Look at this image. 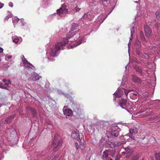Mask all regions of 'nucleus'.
Here are the masks:
<instances>
[{
    "label": "nucleus",
    "instance_id": "obj_1",
    "mask_svg": "<svg viewBox=\"0 0 160 160\" xmlns=\"http://www.w3.org/2000/svg\"><path fill=\"white\" fill-rule=\"evenodd\" d=\"M79 28L78 24L73 23L72 24L70 31L66 35V39L69 41L68 42L69 46H68V49L76 47L83 42H86V39L84 35L78 33L79 31Z\"/></svg>",
    "mask_w": 160,
    "mask_h": 160
},
{
    "label": "nucleus",
    "instance_id": "obj_2",
    "mask_svg": "<svg viewBox=\"0 0 160 160\" xmlns=\"http://www.w3.org/2000/svg\"><path fill=\"white\" fill-rule=\"evenodd\" d=\"M69 42V41L65 38H63L60 42L52 46L47 52L46 57L44 59V61L48 62L54 61V59L53 58L58 55L60 50L64 49L65 46L68 48V46H69L68 42Z\"/></svg>",
    "mask_w": 160,
    "mask_h": 160
},
{
    "label": "nucleus",
    "instance_id": "obj_3",
    "mask_svg": "<svg viewBox=\"0 0 160 160\" xmlns=\"http://www.w3.org/2000/svg\"><path fill=\"white\" fill-rule=\"evenodd\" d=\"M124 92L125 95L126 97L128 93V90L124 88L118 89L116 92L113 94V95H115V97H114L113 100L118 101V103L120 105V106L122 108L128 110L127 103V101L125 99H121V100L118 99L122 97L123 95Z\"/></svg>",
    "mask_w": 160,
    "mask_h": 160
},
{
    "label": "nucleus",
    "instance_id": "obj_4",
    "mask_svg": "<svg viewBox=\"0 0 160 160\" xmlns=\"http://www.w3.org/2000/svg\"><path fill=\"white\" fill-rule=\"evenodd\" d=\"M68 7L66 4L64 3V4L62 5L59 9L57 10V13H55L51 15L50 17L51 18L55 16L59 18L62 17H64L68 13Z\"/></svg>",
    "mask_w": 160,
    "mask_h": 160
},
{
    "label": "nucleus",
    "instance_id": "obj_5",
    "mask_svg": "<svg viewBox=\"0 0 160 160\" xmlns=\"http://www.w3.org/2000/svg\"><path fill=\"white\" fill-rule=\"evenodd\" d=\"M62 144L61 141L58 140L54 138V140L52 144V147H53V150L54 151H57L59 149Z\"/></svg>",
    "mask_w": 160,
    "mask_h": 160
},
{
    "label": "nucleus",
    "instance_id": "obj_6",
    "mask_svg": "<svg viewBox=\"0 0 160 160\" xmlns=\"http://www.w3.org/2000/svg\"><path fill=\"white\" fill-rule=\"evenodd\" d=\"M138 131V129L136 128H133L129 130V132L126 134V136H128L129 138L132 139H134L133 136L136 134Z\"/></svg>",
    "mask_w": 160,
    "mask_h": 160
},
{
    "label": "nucleus",
    "instance_id": "obj_7",
    "mask_svg": "<svg viewBox=\"0 0 160 160\" xmlns=\"http://www.w3.org/2000/svg\"><path fill=\"white\" fill-rule=\"evenodd\" d=\"M120 131V129L118 126H112V127L110 131V134L112 136L117 137L119 135Z\"/></svg>",
    "mask_w": 160,
    "mask_h": 160
},
{
    "label": "nucleus",
    "instance_id": "obj_8",
    "mask_svg": "<svg viewBox=\"0 0 160 160\" xmlns=\"http://www.w3.org/2000/svg\"><path fill=\"white\" fill-rule=\"evenodd\" d=\"M22 62L24 65L25 68H28V70H30V69L33 70H35V67L32 64L28 62L24 58H22Z\"/></svg>",
    "mask_w": 160,
    "mask_h": 160
},
{
    "label": "nucleus",
    "instance_id": "obj_9",
    "mask_svg": "<svg viewBox=\"0 0 160 160\" xmlns=\"http://www.w3.org/2000/svg\"><path fill=\"white\" fill-rule=\"evenodd\" d=\"M71 137L72 138L77 140L78 142L81 141L83 138L82 137L80 138L78 131H73L72 133Z\"/></svg>",
    "mask_w": 160,
    "mask_h": 160
},
{
    "label": "nucleus",
    "instance_id": "obj_10",
    "mask_svg": "<svg viewBox=\"0 0 160 160\" xmlns=\"http://www.w3.org/2000/svg\"><path fill=\"white\" fill-rule=\"evenodd\" d=\"M128 93H129L130 98L132 99H136L138 97V93L135 91L128 90Z\"/></svg>",
    "mask_w": 160,
    "mask_h": 160
},
{
    "label": "nucleus",
    "instance_id": "obj_11",
    "mask_svg": "<svg viewBox=\"0 0 160 160\" xmlns=\"http://www.w3.org/2000/svg\"><path fill=\"white\" fill-rule=\"evenodd\" d=\"M144 32L146 37L148 38L150 37L152 33V30L148 26L146 25L144 27Z\"/></svg>",
    "mask_w": 160,
    "mask_h": 160
},
{
    "label": "nucleus",
    "instance_id": "obj_12",
    "mask_svg": "<svg viewBox=\"0 0 160 160\" xmlns=\"http://www.w3.org/2000/svg\"><path fill=\"white\" fill-rule=\"evenodd\" d=\"M94 17L92 12H90L84 14L82 18L86 19H92Z\"/></svg>",
    "mask_w": 160,
    "mask_h": 160
},
{
    "label": "nucleus",
    "instance_id": "obj_13",
    "mask_svg": "<svg viewBox=\"0 0 160 160\" xmlns=\"http://www.w3.org/2000/svg\"><path fill=\"white\" fill-rule=\"evenodd\" d=\"M66 106L63 108V112L64 115L67 116H71L72 115V111L69 109H65Z\"/></svg>",
    "mask_w": 160,
    "mask_h": 160
},
{
    "label": "nucleus",
    "instance_id": "obj_14",
    "mask_svg": "<svg viewBox=\"0 0 160 160\" xmlns=\"http://www.w3.org/2000/svg\"><path fill=\"white\" fill-rule=\"evenodd\" d=\"M20 23H21V28L23 29L27 30L29 28L28 24L25 22L23 19H20Z\"/></svg>",
    "mask_w": 160,
    "mask_h": 160
},
{
    "label": "nucleus",
    "instance_id": "obj_15",
    "mask_svg": "<svg viewBox=\"0 0 160 160\" xmlns=\"http://www.w3.org/2000/svg\"><path fill=\"white\" fill-rule=\"evenodd\" d=\"M107 16L104 13H102L100 14L97 19V21L99 22V23H101L104 21Z\"/></svg>",
    "mask_w": 160,
    "mask_h": 160
},
{
    "label": "nucleus",
    "instance_id": "obj_16",
    "mask_svg": "<svg viewBox=\"0 0 160 160\" xmlns=\"http://www.w3.org/2000/svg\"><path fill=\"white\" fill-rule=\"evenodd\" d=\"M41 77L39 76L38 74L35 72H33L31 74V79L33 81H37Z\"/></svg>",
    "mask_w": 160,
    "mask_h": 160
},
{
    "label": "nucleus",
    "instance_id": "obj_17",
    "mask_svg": "<svg viewBox=\"0 0 160 160\" xmlns=\"http://www.w3.org/2000/svg\"><path fill=\"white\" fill-rule=\"evenodd\" d=\"M131 31V37L130 38V40L129 41V43L128 44V52L129 53V44L130 43H131L132 42V36L133 34L134 33L135 30H134V26H132V27L130 29Z\"/></svg>",
    "mask_w": 160,
    "mask_h": 160
},
{
    "label": "nucleus",
    "instance_id": "obj_18",
    "mask_svg": "<svg viewBox=\"0 0 160 160\" xmlns=\"http://www.w3.org/2000/svg\"><path fill=\"white\" fill-rule=\"evenodd\" d=\"M80 148L82 150L84 149L86 147V143L83 138L81 141H79Z\"/></svg>",
    "mask_w": 160,
    "mask_h": 160
},
{
    "label": "nucleus",
    "instance_id": "obj_19",
    "mask_svg": "<svg viewBox=\"0 0 160 160\" xmlns=\"http://www.w3.org/2000/svg\"><path fill=\"white\" fill-rule=\"evenodd\" d=\"M109 151L105 149L103 152L102 158L103 160L106 159L108 156Z\"/></svg>",
    "mask_w": 160,
    "mask_h": 160
},
{
    "label": "nucleus",
    "instance_id": "obj_20",
    "mask_svg": "<svg viewBox=\"0 0 160 160\" xmlns=\"http://www.w3.org/2000/svg\"><path fill=\"white\" fill-rule=\"evenodd\" d=\"M132 80L133 82L135 83H141V81L140 79L136 76H132Z\"/></svg>",
    "mask_w": 160,
    "mask_h": 160
},
{
    "label": "nucleus",
    "instance_id": "obj_21",
    "mask_svg": "<svg viewBox=\"0 0 160 160\" xmlns=\"http://www.w3.org/2000/svg\"><path fill=\"white\" fill-rule=\"evenodd\" d=\"M136 52L137 55L139 56L141 58H143L144 57V55L142 54V52L139 49L137 48L136 49Z\"/></svg>",
    "mask_w": 160,
    "mask_h": 160
},
{
    "label": "nucleus",
    "instance_id": "obj_22",
    "mask_svg": "<svg viewBox=\"0 0 160 160\" xmlns=\"http://www.w3.org/2000/svg\"><path fill=\"white\" fill-rule=\"evenodd\" d=\"M155 14L157 18L159 21H160V10H157Z\"/></svg>",
    "mask_w": 160,
    "mask_h": 160
},
{
    "label": "nucleus",
    "instance_id": "obj_23",
    "mask_svg": "<svg viewBox=\"0 0 160 160\" xmlns=\"http://www.w3.org/2000/svg\"><path fill=\"white\" fill-rule=\"evenodd\" d=\"M20 20L17 17H15L12 18V22L13 24L15 25L19 21H20Z\"/></svg>",
    "mask_w": 160,
    "mask_h": 160
},
{
    "label": "nucleus",
    "instance_id": "obj_24",
    "mask_svg": "<svg viewBox=\"0 0 160 160\" xmlns=\"http://www.w3.org/2000/svg\"><path fill=\"white\" fill-rule=\"evenodd\" d=\"M20 38H21L20 37L18 38L16 37L13 39V42L15 44H17L18 43Z\"/></svg>",
    "mask_w": 160,
    "mask_h": 160
},
{
    "label": "nucleus",
    "instance_id": "obj_25",
    "mask_svg": "<svg viewBox=\"0 0 160 160\" xmlns=\"http://www.w3.org/2000/svg\"><path fill=\"white\" fill-rule=\"evenodd\" d=\"M140 37L141 39L143 41V42L144 41H146V39H145L144 34L143 32L142 31H141L140 32Z\"/></svg>",
    "mask_w": 160,
    "mask_h": 160
},
{
    "label": "nucleus",
    "instance_id": "obj_26",
    "mask_svg": "<svg viewBox=\"0 0 160 160\" xmlns=\"http://www.w3.org/2000/svg\"><path fill=\"white\" fill-rule=\"evenodd\" d=\"M135 69L136 72L138 73V74H141L142 73V70L141 69L138 67H136L135 68Z\"/></svg>",
    "mask_w": 160,
    "mask_h": 160
},
{
    "label": "nucleus",
    "instance_id": "obj_27",
    "mask_svg": "<svg viewBox=\"0 0 160 160\" xmlns=\"http://www.w3.org/2000/svg\"><path fill=\"white\" fill-rule=\"evenodd\" d=\"M49 0H43L42 2V6L43 7H45L48 4V2Z\"/></svg>",
    "mask_w": 160,
    "mask_h": 160
},
{
    "label": "nucleus",
    "instance_id": "obj_28",
    "mask_svg": "<svg viewBox=\"0 0 160 160\" xmlns=\"http://www.w3.org/2000/svg\"><path fill=\"white\" fill-rule=\"evenodd\" d=\"M14 116H10L8 118H7L6 119L5 121L7 123H9L11 122V119L13 118L14 117Z\"/></svg>",
    "mask_w": 160,
    "mask_h": 160
},
{
    "label": "nucleus",
    "instance_id": "obj_29",
    "mask_svg": "<svg viewBox=\"0 0 160 160\" xmlns=\"http://www.w3.org/2000/svg\"><path fill=\"white\" fill-rule=\"evenodd\" d=\"M155 157L156 160H160V155L159 153L156 152Z\"/></svg>",
    "mask_w": 160,
    "mask_h": 160
},
{
    "label": "nucleus",
    "instance_id": "obj_30",
    "mask_svg": "<svg viewBox=\"0 0 160 160\" xmlns=\"http://www.w3.org/2000/svg\"><path fill=\"white\" fill-rule=\"evenodd\" d=\"M9 14L7 16H6L4 19V21L8 20L9 18L12 17V15L10 12H9Z\"/></svg>",
    "mask_w": 160,
    "mask_h": 160
},
{
    "label": "nucleus",
    "instance_id": "obj_31",
    "mask_svg": "<svg viewBox=\"0 0 160 160\" xmlns=\"http://www.w3.org/2000/svg\"><path fill=\"white\" fill-rule=\"evenodd\" d=\"M29 109L31 111V112L32 113L33 115L36 113V111L35 110L32 108L29 107Z\"/></svg>",
    "mask_w": 160,
    "mask_h": 160
},
{
    "label": "nucleus",
    "instance_id": "obj_32",
    "mask_svg": "<svg viewBox=\"0 0 160 160\" xmlns=\"http://www.w3.org/2000/svg\"><path fill=\"white\" fill-rule=\"evenodd\" d=\"M139 158V157L138 155H136L134 156L132 160H138Z\"/></svg>",
    "mask_w": 160,
    "mask_h": 160
},
{
    "label": "nucleus",
    "instance_id": "obj_33",
    "mask_svg": "<svg viewBox=\"0 0 160 160\" xmlns=\"http://www.w3.org/2000/svg\"><path fill=\"white\" fill-rule=\"evenodd\" d=\"M155 27L158 28L159 33L160 34V25H159V26L158 25L157 23H156L155 24Z\"/></svg>",
    "mask_w": 160,
    "mask_h": 160
},
{
    "label": "nucleus",
    "instance_id": "obj_34",
    "mask_svg": "<svg viewBox=\"0 0 160 160\" xmlns=\"http://www.w3.org/2000/svg\"><path fill=\"white\" fill-rule=\"evenodd\" d=\"M81 9L80 8H79L76 6L75 8L74 9V11H75V12H78Z\"/></svg>",
    "mask_w": 160,
    "mask_h": 160
},
{
    "label": "nucleus",
    "instance_id": "obj_35",
    "mask_svg": "<svg viewBox=\"0 0 160 160\" xmlns=\"http://www.w3.org/2000/svg\"><path fill=\"white\" fill-rule=\"evenodd\" d=\"M11 84V82L10 80H8L6 82L5 84L6 86H8L9 84Z\"/></svg>",
    "mask_w": 160,
    "mask_h": 160
},
{
    "label": "nucleus",
    "instance_id": "obj_36",
    "mask_svg": "<svg viewBox=\"0 0 160 160\" xmlns=\"http://www.w3.org/2000/svg\"><path fill=\"white\" fill-rule=\"evenodd\" d=\"M136 44L138 45L139 46L141 45V43L140 41L138 40H137L136 41Z\"/></svg>",
    "mask_w": 160,
    "mask_h": 160
},
{
    "label": "nucleus",
    "instance_id": "obj_37",
    "mask_svg": "<svg viewBox=\"0 0 160 160\" xmlns=\"http://www.w3.org/2000/svg\"><path fill=\"white\" fill-rule=\"evenodd\" d=\"M75 146L77 149H78L79 148V146L78 142H76L75 143Z\"/></svg>",
    "mask_w": 160,
    "mask_h": 160
},
{
    "label": "nucleus",
    "instance_id": "obj_38",
    "mask_svg": "<svg viewBox=\"0 0 160 160\" xmlns=\"http://www.w3.org/2000/svg\"><path fill=\"white\" fill-rule=\"evenodd\" d=\"M4 4L0 2V9L2 8L4 6Z\"/></svg>",
    "mask_w": 160,
    "mask_h": 160
},
{
    "label": "nucleus",
    "instance_id": "obj_39",
    "mask_svg": "<svg viewBox=\"0 0 160 160\" xmlns=\"http://www.w3.org/2000/svg\"><path fill=\"white\" fill-rule=\"evenodd\" d=\"M45 156H46V157H48V158H50L51 157V156L49 155V153L48 152H47V153H45Z\"/></svg>",
    "mask_w": 160,
    "mask_h": 160
},
{
    "label": "nucleus",
    "instance_id": "obj_40",
    "mask_svg": "<svg viewBox=\"0 0 160 160\" xmlns=\"http://www.w3.org/2000/svg\"><path fill=\"white\" fill-rule=\"evenodd\" d=\"M9 5L11 7H12L13 6V4L12 3L10 2L9 3Z\"/></svg>",
    "mask_w": 160,
    "mask_h": 160
},
{
    "label": "nucleus",
    "instance_id": "obj_41",
    "mask_svg": "<svg viewBox=\"0 0 160 160\" xmlns=\"http://www.w3.org/2000/svg\"><path fill=\"white\" fill-rule=\"evenodd\" d=\"M126 81H125V82H124V80H122V82H121V84H122V86H123L126 83Z\"/></svg>",
    "mask_w": 160,
    "mask_h": 160
},
{
    "label": "nucleus",
    "instance_id": "obj_42",
    "mask_svg": "<svg viewBox=\"0 0 160 160\" xmlns=\"http://www.w3.org/2000/svg\"><path fill=\"white\" fill-rule=\"evenodd\" d=\"M0 88H3V89H7V88H6L4 86L2 85H0Z\"/></svg>",
    "mask_w": 160,
    "mask_h": 160
},
{
    "label": "nucleus",
    "instance_id": "obj_43",
    "mask_svg": "<svg viewBox=\"0 0 160 160\" xmlns=\"http://www.w3.org/2000/svg\"><path fill=\"white\" fill-rule=\"evenodd\" d=\"M135 62H136L138 64H139L140 63V61L136 59L134 60Z\"/></svg>",
    "mask_w": 160,
    "mask_h": 160
},
{
    "label": "nucleus",
    "instance_id": "obj_44",
    "mask_svg": "<svg viewBox=\"0 0 160 160\" xmlns=\"http://www.w3.org/2000/svg\"><path fill=\"white\" fill-rule=\"evenodd\" d=\"M148 99H149V98L147 97L145 99L143 100L142 101V102H144L148 100Z\"/></svg>",
    "mask_w": 160,
    "mask_h": 160
},
{
    "label": "nucleus",
    "instance_id": "obj_45",
    "mask_svg": "<svg viewBox=\"0 0 160 160\" xmlns=\"http://www.w3.org/2000/svg\"><path fill=\"white\" fill-rule=\"evenodd\" d=\"M3 48L1 47H0V53L2 52L3 51Z\"/></svg>",
    "mask_w": 160,
    "mask_h": 160
},
{
    "label": "nucleus",
    "instance_id": "obj_46",
    "mask_svg": "<svg viewBox=\"0 0 160 160\" xmlns=\"http://www.w3.org/2000/svg\"><path fill=\"white\" fill-rule=\"evenodd\" d=\"M12 55H9L7 56L8 59H9L12 58Z\"/></svg>",
    "mask_w": 160,
    "mask_h": 160
},
{
    "label": "nucleus",
    "instance_id": "obj_47",
    "mask_svg": "<svg viewBox=\"0 0 160 160\" xmlns=\"http://www.w3.org/2000/svg\"><path fill=\"white\" fill-rule=\"evenodd\" d=\"M65 97H67V98H69L70 97V96L68 94H66L65 95Z\"/></svg>",
    "mask_w": 160,
    "mask_h": 160
},
{
    "label": "nucleus",
    "instance_id": "obj_48",
    "mask_svg": "<svg viewBox=\"0 0 160 160\" xmlns=\"http://www.w3.org/2000/svg\"><path fill=\"white\" fill-rule=\"evenodd\" d=\"M7 79H3L2 80V81L4 82H6L7 81Z\"/></svg>",
    "mask_w": 160,
    "mask_h": 160
},
{
    "label": "nucleus",
    "instance_id": "obj_49",
    "mask_svg": "<svg viewBox=\"0 0 160 160\" xmlns=\"http://www.w3.org/2000/svg\"><path fill=\"white\" fill-rule=\"evenodd\" d=\"M132 109L134 111H136L137 110V109H135V107H134V108H133V107L132 108Z\"/></svg>",
    "mask_w": 160,
    "mask_h": 160
},
{
    "label": "nucleus",
    "instance_id": "obj_50",
    "mask_svg": "<svg viewBox=\"0 0 160 160\" xmlns=\"http://www.w3.org/2000/svg\"><path fill=\"white\" fill-rule=\"evenodd\" d=\"M3 157V155L2 154L1 155H0V158H2Z\"/></svg>",
    "mask_w": 160,
    "mask_h": 160
},
{
    "label": "nucleus",
    "instance_id": "obj_51",
    "mask_svg": "<svg viewBox=\"0 0 160 160\" xmlns=\"http://www.w3.org/2000/svg\"><path fill=\"white\" fill-rule=\"evenodd\" d=\"M152 82H151V83H150V82H149V84H151V85L152 86H153V85H154V84H152Z\"/></svg>",
    "mask_w": 160,
    "mask_h": 160
},
{
    "label": "nucleus",
    "instance_id": "obj_52",
    "mask_svg": "<svg viewBox=\"0 0 160 160\" xmlns=\"http://www.w3.org/2000/svg\"><path fill=\"white\" fill-rule=\"evenodd\" d=\"M66 1V0H61V2H65Z\"/></svg>",
    "mask_w": 160,
    "mask_h": 160
},
{
    "label": "nucleus",
    "instance_id": "obj_53",
    "mask_svg": "<svg viewBox=\"0 0 160 160\" xmlns=\"http://www.w3.org/2000/svg\"><path fill=\"white\" fill-rule=\"evenodd\" d=\"M55 157H54L52 160H55Z\"/></svg>",
    "mask_w": 160,
    "mask_h": 160
},
{
    "label": "nucleus",
    "instance_id": "obj_54",
    "mask_svg": "<svg viewBox=\"0 0 160 160\" xmlns=\"http://www.w3.org/2000/svg\"><path fill=\"white\" fill-rule=\"evenodd\" d=\"M135 2L136 3H138V1H135Z\"/></svg>",
    "mask_w": 160,
    "mask_h": 160
},
{
    "label": "nucleus",
    "instance_id": "obj_55",
    "mask_svg": "<svg viewBox=\"0 0 160 160\" xmlns=\"http://www.w3.org/2000/svg\"><path fill=\"white\" fill-rule=\"evenodd\" d=\"M128 149V148H126L125 149L126 150H127V149Z\"/></svg>",
    "mask_w": 160,
    "mask_h": 160
},
{
    "label": "nucleus",
    "instance_id": "obj_56",
    "mask_svg": "<svg viewBox=\"0 0 160 160\" xmlns=\"http://www.w3.org/2000/svg\"><path fill=\"white\" fill-rule=\"evenodd\" d=\"M158 53L159 54V57H160V51H159V52H158Z\"/></svg>",
    "mask_w": 160,
    "mask_h": 160
},
{
    "label": "nucleus",
    "instance_id": "obj_57",
    "mask_svg": "<svg viewBox=\"0 0 160 160\" xmlns=\"http://www.w3.org/2000/svg\"><path fill=\"white\" fill-rule=\"evenodd\" d=\"M43 156H45V155L44 154H43L42 155V156H43Z\"/></svg>",
    "mask_w": 160,
    "mask_h": 160
},
{
    "label": "nucleus",
    "instance_id": "obj_58",
    "mask_svg": "<svg viewBox=\"0 0 160 160\" xmlns=\"http://www.w3.org/2000/svg\"><path fill=\"white\" fill-rule=\"evenodd\" d=\"M133 25H135L134 23H133Z\"/></svg>",
    "mask_w": 160,
    "mask_h": 160
},
{
    "label": "nucleus",
    "instance_id": "obj_59",
    "mask_svg": "<svg viewBox=\"0 0 160 160\" xmlns=\"http://www.w3.org/2000/svg\"><path fill=\"white\" fill-rule=\"evenodd\" d=\"M1 60L0 59V62L1 61Z\"/></svg>",
    "mask_w": 160,
    "mask_h": 160
},
{
    "label": "nucleus",
    "instance_id": "obj_60",
    "mask_svg": "<svg viewBox=\"0 0 160 160\" xmlns=\"http://www.w3.org/2000/svg\"><path fill=\"white\" fill-rule=\"evenodd\" d=\"M142 160H143V159H142Z\"/></svg>",
    "mask_w": 160,
    "mask_h": 160
}]
</instances>
